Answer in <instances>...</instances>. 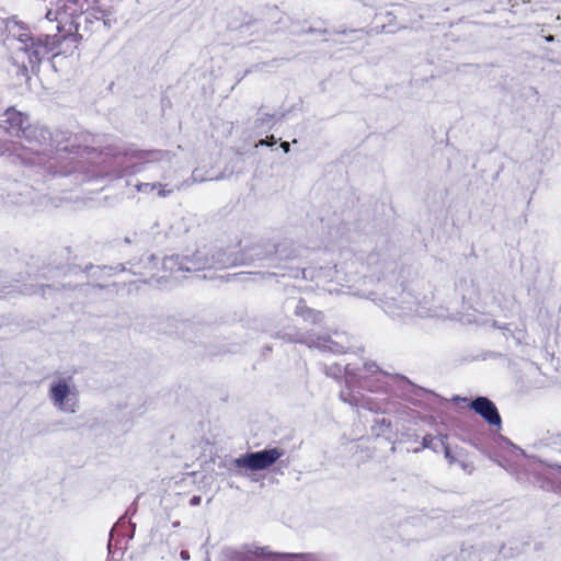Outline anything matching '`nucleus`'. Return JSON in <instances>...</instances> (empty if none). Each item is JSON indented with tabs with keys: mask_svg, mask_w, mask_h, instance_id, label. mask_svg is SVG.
<instances>
[{
	"mask_svg": "<svg viewBox=\"0 0 561 561\" xmlns=\"http://www.w3.org/2000/svg\"><path fill=\"white\" fill-rule=\"evenodd\" d=\"M167 184L161 183H139L136 185V190L145 194H149L154 190H158V196L165 197L173 192V188H167Z\"/></svg>",
	"mask_w": 561,
	"mask_h": 561,
	"instance_id": "19",
	"label": "nucleus"
},
{
	"mask_svg": "<svg viewBox=\"0 0 561 561\" xmlns=\"http://www.w3.org/2000/svg\"><path fill=\"white\" fill-rule=\"evenodd\" d=\"M277 142L274 136H267L265 139L260 140L261 146H273Z\"/></svg>",
	"mask_w": 561,
	"mask_h": 561,
	"instance_id": "25",
	"label": "nucleus"
},
{
	"mask_svg": "<svg viewBox=\"0 0 561 561\" xmlns=\"http://www.w3.org/2000/svg\"><path fill=\"white\" fill-rule=\"evenodd\" d=\"M446 439H447V436L442 435V437L439 438V445L442 447V451H444L445 458L447 459V461L450 465H453V463L457 462V458L454 456L450 447L447 445Z\"/></svg>",
	"mask_w": 561,
	"mask_h": 561,
	"instance_id": "23",
	"label": "nucleus"
},
{
	"mask_svg": "<svg viewBox=\"0 0 561 561\" xmlns=\"http://www.w3.org/2000/svg\"><path fill=\"white\" fill-rule=\"evenodd\" d=\"M156 260H157V257L154 255H152V254L147 256V261L148 262H153Z\"/></svg>",
	"mask_w": 561,
	"mask_h": 561,
	"instance_id": "30",
	"label": "nucleus"
},
{
	"mask_svg": "<svg viewBox=\"0 0 561 561\" xmlns=\"http://www.w3.org/2000/svg\"><path fill=\"white\" fill-rule=\"evenodd\" d=\"M180 556H181V558L183 560H188L190 559V554H188V552L186 550H182Z\"/></svg>",
	"mask_w": 561,
	"mask_h": 561,
	"instance_id": "29",
	"label": "nucleus"
},
{
	"mask_svg": "<svg viewBox=\"0 0 561 561\" xmlns=\"http://www.w3.org/2000/svg\"><path fill=\"white\" fill-rule=\"evenodd\" d=\"M280 147H282V149H283L285 152H288V151H289V148H290V145H289V142H287V141H283V142L280 144Z\"/></svg>",
	"mask_w": 561,
	"mask_h": 561,
	"instance_id": "27",
	"label": "nucleus"
},
{
	"mask_svg": "<svg viewBox=\"0 0 561 561\" xmlns=\"http://www.w3.org/2000/svg\"><path fill=\"white\" fill-rule=\"evenodd\" d=\"M547 41H548V42H552V41H553V36H552V35L548 36V37H547Z\"/></svg>",
	"mask_w": 561,
	"mask_h": 561,
	"instance_id": "32",
	"label": "nucleus"
},
{
	"mask_svg": "<svg viewBox=\"0 0 561 561\" xmlns=\"http://www.w3.org/2000/svg\"><path fill=\"white\" fill-rule=\"evenodd\" d=\"M499 329L504 330V335L506 337L512 336L517 344L526 343V330L525 329H518L515 332L511 331L507 327H497Z\"/></svg>",
	"mask_w": 561,
	"mask_h": 561,
	"instance_id": "20",
	"label": "nucleus"
},
{
	"mask_svg": "<svg viewBox=\"0 0 561 561\" xmlns=\"http://www.w3.org/2000/svg\"><path fill=\"white\" fill-rule=\"evenodd\" d=\"M5 25L3 24V18L0 16V36L4 33Z\"/></svg>",
	"mask_w": 561,
	"mask_h": 561,
	"instance_id": "28",
	"label": "nucleus"
},
{
	"mask_svg": "<svg viewBox=\"0 0 561 561\" xmlns=\"http://www.w3.org/2000/svg\"><path fill=\"white\" fill-rule=\"evenodd\" d=\"M528 467L543 478L541 488L561 495V463L541 459H529Z\"/></svg>",
	"mask_w": 561,
	"mask_h": 561,
	"instance_id": "10",
	"label": "nucleus"
},
{
	"mask_svg": "<svg viewBox=\"0 0 561 561\" xmlns=\"http://www.w3.org/2000/svg\"><path fill=\"white\" fill-rule=\"evenodd\" d=\"M67 148H56L51 133L43 126L30 125L24 129L20 142H5L0 140V156L10 153L21 160L22 163L42 165L49 173L56 175H69L80 170V162L66 153Z\"/></svg>",
	"mask_w": 561,
	"mask_h": 561,
	"instance_id": "2",
	"label": "nucleus"
},
{
	"mask_svg": "<svg viewBox=\"0 0 561 561\" xmlns=\"http://www.w3.org/2000/svg\"><path fill=\"white\" fill-rule=\"evenodd\" d=\"M45 18L54 28L75 35L80 34L82 22L90 23L92 18L102 21L106 27L116 22L113 7H106L100 0H58L56 9L48 10Z\"/></svg>",
	"mask_w": 561,
	"mask_h": 561,
	"instance_id": "4",
	"label": "nucleus"
},
{
	"mask_svg": "<svg viewBox=\"0 0 561 561\" xmlns=\"http://www.w3.org/2000/svg\"><path fill=\"white\" fill-rule=\"evenodd\" d=\"M283 455L284 450L276 447L245 453L227 460L224 467L236 474H243V470L261 471L273 466Z\"/></svg>",
	"mask_w": 561,
	"mask_h": 561,
	"instance_id": "8",
	"label": "nucleus"
},
{
	"mask_svg": "<svg viewBox=\"0 0 561 561\" xmlns=\"http://www.w3.org/2000/svg\"><path fill=\"white\" fill-rule=\"evenodd\" d=\"M294 312L297 317L313 324L320 323L323 320L322 312L307 307L302 300L298 301Z\"/></svg>",
	"mask_w": 561,
	"mask_h": 561,
	"instance_id": "18",
	"label": "nucleus"
},
{
	"mask_svg": "<svg viewBox=\"0 0 561 561\" xmlns=\"http://www.w3.org/2000/svg\"><path fill=\"white\" fill-rule=\"evenodd\" d=\"M477 414H479L489 425L501 428L502 419L495 404L486 397H477L470 404Z\"/></svg>",
	"mask_w": 561,
	"mask_h": 561,
	"instance_id": "16",
	"label": "nucleus"
},
{
	"mask_svg": "<svg viewBox=\"0 0 561 561\" xmlns=\"http://www.w3.org/2000/svg\"><path fill=\"white\" fill-rule=\"evenodd\" d=\"M49 399L56 408L64 412L75 413L78 408L77 393L71 391L65 379L51 383Z\"/></svg>",
	"mask_w": 561,
	"mask_h": 561,
	"instance_id": "13",
	"label": "nucleus"
},
{
	"mask_svg": "<svg viewBox=\"0 0 561 561\" xmlns=\"http://www.w3.org/2000/svg\"><path fill=\"white\" fill-rule=\"evenodd\" d=\"M229 561H324V559L316 553H276L266 547L250 545L232 551Z\"/></svg>",
	"mask_w": 561,
	"mask_h": 561,
	"instance_id": "9",
	"label": "nucleus"
},
{
	"mask_svg": "<svg viewBox=\"0 0 561 561\" xmlns=\"http://www.w3.org/2000/svg\"><path fill=\"white\" fill-rule=\"evenodd\" d=\"M366 298L375 301L390 318L402 323L435 316L431 307L432 297H420L412 289H392L382 297L370 293Z\"/></svg>",
	"mask_w": 561,
	"mask_h": 561,
	"instance_id": "6",
	"label": "nucleus"
},
{
	"mask_svg": "<svg viewBox=\"0 0 561 561\" xmlns=\"http://www.w3.org/2000/svg\"><path fill=\"white\" fill-rule=\"evenodd\" d=\"M28 126V117L14 107H8L0 113V128L11 136L21 138Z\"/></svg>",
	"mask_w": 561,
	"mask_h": 561,
	"instance_id": "15",
	"label": "nucleus"
},
{
	"mask_svg": "<svg viewBox=\"0 0 561 561\" xmlns=\"http://www.w3.org/2000/svg\"><path fill=\"white\" fill-rule=\"evenodd\" d=\"M331 270H323L322 267L316 268V267H308V268H295L290 273V276L295 278H304V279H310V280H321L322 278H327L330 276Z\"/></svg>",
	"mask_w": 561,
	"mask_h": 561,
	"instance_id": "17",
	"label": "nucleus"
},
{
	"mask_svg": "<svg viewBox=\"0 0 561 561\" xmlns=\"http://www.w3.org/2000/svg\"><path fill=\"white\" fill-rule=\"evenodd\" d=\"M337 33L339 34H346V31L345 30L344 31H339Z\"/></svg>",
	"mask_w": 561,
	"mask_h": 561,
	"instance_id": "33",
	"label": "nucleus"
},
{
	"mask_svg": "<svg viewBox=\"0 0 561 561\" xmlns=\"http://www.w3.org/2000/svg\"><path fill=\"white\" fill-rule=\"evenodd\" d=\"M45 18L54 28L75 35L80 34L82 22L90 23L92 18L102 21L106 27L116 22L113 7H106L100 0H58L56 9L48 10Z\"/></svg>",
	"mask_w": 561,
	"mask_h": 561,
	"instance_id": "3",
	"label": "nucleus"
},
{
	"mask_svg": "<svg viewBox=\"0 0 561 561\" xmlns=\"http://www.w3.org/2000/svg\"><path fill=\"white\" fill-rule=\"evenodd\" d=\"M279 337H282L288 342L302 343L309 347H316L323 352H330V353H334V354H341V353L345 352V347L343 345H341L336 341H333L328 335L316 336L314 334H311V333L296 332L294 335L284 334V335H279Z\"/></svg>",
	"mask_w": 561,
	"mask_h": 561,
	"instance_id": "12",
	"label": "nucleus"
},
{
	"mask_svg": "<svg viewBox=\"0 0 561 561\" xmlns=\"http://www.w3.org/2000/svg\"><path fill=\"white\" fill-rule=\"evenodd\" d=\"M390 421L382 417L380 420H378L376 422V425L373 427L374 432L377 434V435H382L385 434L387 431H389L390 428Z\"/></svg>",
	"mask_w": 561,
	"mask_h": 561,
	"instance_id": "24",
	"label": "nucleus"
},
{
	"mask_svg": "<svg viewBox=\"0 0 561 561\" xmlns=\"http://www.w3.org/2000/svg\"><path fill=\"white\" fill-rule=\"evenodd\" d=\"M7 32L4 41L11 50L12 64L16 75L30 79V72L35 73L42 61L65 41L78 43L82 35L67 34L64 30L55 28L57 33L34 36L28 26L15 19H3Z\"/></svg>",
	"mask_w": 561,
	"mask_h": 561,
	"instance_id": "1",
	"label": "nucleus"
},
{
	"mask_svg": "<svg viewBox=\"0 0 561 561\" xmlns=\"http://www.w3.org/2000/svg\"><path fill=\"white\" fill-rule=\"evenodd\" d=\"M239 263L238 259L225 250L204 245L191 255H171L162 261V268L175 278L185 277L187 273L206 270H222Z\"/></svg>",
	"mask_w": 561,
	"mask_h": 561,
	"instance_id": "7",
	"label": "nucleus"
},
{
	"mask_svg": "<svg viewBox=\"0 0 561 561\" xmlns=\"http://www.w3.org/2000/svg\"><path fill=\"white\" fill-rule=\"evenodd\" d=\"M128 161H135L124 170V174H135L144 170L145 165L154 162H170L172 154L162 150H138L128 149L124 152Z\"/></svg>",
	"mask_w": 561,
	"mask_h": 561,
	"instance_id": "11",
	"label": "nucleus"
},
{
	"mask_svg": "<svg viewBox=\"0 0 561 561\" xmlns=\"http://www.w3.org/2000/svg\"><path fill=\"white\" fill-rule=\"evenodd\" d=\"M340 399L352 407L364 408L375 413H388V402H379L374 398L366 397L359 391L344 389L340 392Z\"/></svg>",
	"mask_w": 561,
	"mask_h": 561,
	"instance_id": "14",
	"label": "nucleus"
},
{
	"mask_svg": "<svg viewBox=\"0 0 561 561\" xmlns=\"http://www.w3.org/2000/svg\"><path fill=\"white\" fill-rule=\"evenodd\" d=\"M439 436L438 438L433 437L432 435H425L422 440V448H430L434 451L438 453L442 450V447L439 445Z\"/></svg>",
	"mask_w": 561,
	"mask_h": 561,
	"instance_id": "21",
	"label": "nucleus"
},
{
	"mask_svg": "<svg viewBox=\"0 0 561 561\" xmlns=\"http://www.w3.org/2000/svg\"><path fill=\"white\" fill-rule=\"evenodd\" d=\"M322 370L328 377L334 379L344 375L347 389H352L355 383H358L362 389L370 392L393 393L397 388L409 386L407 378L389 374L374 362L364 363L362 375H359V368L353 367L351 364L344 367L339 364L323 365Z\"/></svg>",
	"mask_w": 561,
	"mask_h": 561,
	"instance_id": "5",
	"label": "nucleus"
},
{
	"mask_svg": "<svg viewBox=\"0 0 561 561\" xmlns=\"http://www.w3.org/2000/svg\"><path fill=\"white\" fill-rule=\"evenodd\" d=\"M190 503H191L192 506L198 505L201 503V496H198V495L193 496L191 499Z\"/></svg>",
	"mask_w": 561,
	"mask_h": 561,
	"instance_id": "26",
	"label": "nucleus"
},
{
	"mask_svg": "<svg viewBox=\"0 0 561 561\" xmlns=\"http://www.w3.org/2000/svg\"><path fill=\"white\" fill-rule=\"evenodd\" d=\"M275 122V116L271 114H264L263 116L259 117L254 123V128L256 129H264V128H271Z\"/></svg>",
	"mask_w": 561,
	"mask_h": 561,
	"instance_id": "22",
	"label": "nucleus"
},
{
	"mask_svg": "<svg viewBox=\"0 0 561 561\" xmlns=\"http://www.w3.org/2000/svg\"><path fill=\"white\" fill-rule=\"evenodd\" d=\"M463 470H467L468 466L465 462H460Z\"/></svg>",
	"mask_w": 561,
	"mask_h": 561,
	"instance_id": "31",
	"label": "nucleus"
}]
</instances>
